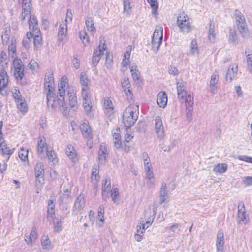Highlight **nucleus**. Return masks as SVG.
<instances>
[{
	"label": "nucleus",
	"instance_id": "nucleus-50",
	"mask_svg": "<svg viewBox=\"0 0 252 252\" xmlns=\"http://www.w3.org/2000/svg\"><path fill=\"white\" fill-rule=\"evenodd\" d=\"M0 150L4 154L11 155L13 152V150L8 148L6 144L4 142L0 144Z\"/></svg>",
	"mask_w": 252,
	"mask_h": 252
},
{
	"label": "nucleus",
	"instance_id": "nucleus-1",
	"mask_svg": "<svg viewBox=\"0 0 252 252\" xmlns=\"http://www.w3.org/2000/svg\"><path fill=\"white\" fill-rule=\"evenodd\" d=\"M67 92L66 96L69 102L70 107L75 111L77 108V97L76 93L72 88L69 87L68 79L65 76L61 77L60 82L58 85V94L59 98H61L62 103L60 106H58L63 115L69 114V109L64 102L66 93Z\"/></svg>",
	"mask_w": 252,
	"mask_h": 252
},
{
	"label": "nucleus",
	"instance_id": "nucleus-8",
	"mask_svg": "<svg viewBox=\"0 0 252 252\" xmlns=\"http://www.w3.org/2000/svg\"><path fill=\"white\" fill-rule=\"evenodd\" d=\"M104 37L101 36L99 38L100 44L98 49H94L92 57L93 65L96 66L100 61L101 56L104 54V51L106 49L107 46L105 44Z\"/></svg>",
	"mask_w": 252,
	"mask_h": 252
},
{
	"label": "nucleus",
	"instance_id": "nucleus-55",
	"mask_svg": "<svg viewBox=\"0 0 252 252\" xmlns=\"http://www.w3.org/2000/svg\"><path fill=\"white\" fill-rule=\"evenodd\" d=\"M122 87L124 90L130 88V84L127 77H124L121 80Z\"/></svg>",
	"mask_w": 252,
	"mask_h": 252
},
{
	"label": "nucleus",
	"instance_id": "nucleus-35",
	"mask_svg": "<svg viewBox=\"0 0 252 252\" xmlns=\"http://www.w3.org/2000/svg\"><path fill=\"white\" fill-rule=\"evenodd\" d=\"M47 218L53 219L55 214V204L53 200H49L48 204Z\"/></svg>",
	"mask_w": 252,
	"mask_h": 252
},
{
	"label": "nucleus",
	"instance_id": "nucleus-7",
	"mask_svg": "<svg viewBox=\"0 0 252 252\" xmlns=\"http://www.w3.org/2000/svg\"><path fill=\"white\" fill-rule=\"evenodd\" d=\"M12 69L16 80L22 83L24 77L25 66L21 59L16 58L13 60Z\"/></svg>",
	"mask_w": 252,
	"mask_h": 252
},
{
	"label": "nucleus",
	"instance_id": "nucleus-43",
	"mask_svg": "<svg viewBox=\"0 0 252 252\" xmlns=\"http://www.w3.org/2000/svg\"><path fill=\"white\" fill-rule=\"evenodd\" d=\"M104 207L103 205H100L98 208L97 218L99 220L101 224H99L100 226H102L104 221Z\"/></svg>",
	"mask_w": 252,
	"mask_h": 252
},
{
	"label": "nucleus",
	"instance_id": "nucleus-12",
	"mask_svg": "<svg viewBox=\"0 0 252 252\" xmlns=\"http://www.w3.org/2000/svg\"><path fill=\"white\" fill-rule=\"evenodd\" d=\"M85 205L84 196L83 194H80L75 200L74 202L73 213L77 214L81 210H82Z\"/></svg>",
	"mask_w": 252,
	"mask_h": 252
},
{
	"label": "nucleus",
	"instance_id": "nucleus-2",
	"mask_svg": "<svg viewBox=\"0 0 252 252\" xmlns=\"http://www.w3.org/2000/svg\"><path fill=\"white\" fill-rule=\"evenodd\" d=\"M44 88V93L46 95L48 107L54 109L60 106L62 103L61 98H59L58 95H56L54 93L55 84L53 76L52 73L50 72L45 75Z\"/></svg>",
	"mask_w": 252,
	"mask_h": 252
},
{
	"label": "nucleus",
	"instance_id": "nucleus-40",
	"mask_svg": "<svg viewBox=\"0 0 252 252\" xmlns=\"http://www.w3.org/2000/svg\"><path fill=\"white\" fill-rule=\"evenodd\" d=\"M65 153L70 159H73L76 156V153L74 147L71 145H68L65 149Z\"/></svg>",
	"mask_w": 252,
	"mask_h": 252
},
{
	"label": "nucleus",
	"instance_id": "nucleus-63",
	"mask_svg": "<svg viewBox=\"0 0 252 252\" xmlns=\"http://www.w3.org/2000/svg\"><path fill=\"white\" fill-rule=\"evenodd\" d=\"M62 230L61 221L58 220V221L54 223V231L56 232H59Z\"/></svg>",
	"mask_w": 252,
	"mask_h": 252
},
{
	"label": "nucleus",
	"instance_id": "nucleus-14",
	"mask_svg": "<svg viewBox=\"0 0 252 252\" xmlns=\"http://www.w3.org/2000/svg\"><path fill=\"white\" fill-rule=\"evenodd\" d=\"M37 238L36 229L33 227L30 233H26L24 236V240L28 246H32L33 241Z\"/></svg>",
	"mask_w": 252,
	"mask_h": 252
},
{
	"label": "nucleus",
	"instance_id": "nucleus-27",
	"mask_svg": "<svg viewBox=\"0 0 252 252\" xmlns=\"http://www.w3.org/2000/svg\"><path fill=\"white\" fill-rule=\"evenodd\" d=\"M67 32V24H61L58 31V39L59 41H63L65 38Z\"/></svg>",
	"mask_w": 252,
	"mask_h": 252
},
{
	"label": "nucleus",
	"instance_id": "nucleus-46",
	"mask_svg": "<svg viewBox=\"0 0 252 252\" xmlns=\"http://www.w3.org/2000/svg\"><path fill=\"white\" fill-rule=\"evenodd\" d=\"M80 82L82 88H88L89 80L84 73H81L80 76Z\"/></svg>",
	"mask_w": 252,
	"mask_h": 252
},
{
	"label": "nucleus",
	"instance_id": "nucleus-31",
	"mask_svg": "<svg viewBox=\"0 0 252 252\" xmlns=\"http://www.w3.org/2000/svg\"><path fill=\"white\" fill-rule=\"evenodd\" d=\"M70 190L71 188L66 189L64 191L63 193V194L60 196L58 200V203L59 205L67 203L69 198Z\"/></svg>",
	"mask_w": 252,
	"mask_h": 252
},
{
	"label": "nucleus",
	"instance_id": "nucleus-15",
	"mask_svg": "<svg viewBox=\"0 0 252 252\" xmlns=\"http://www.w3.org/2000/svg\"><path fill=\"white\" fill-rule=\"evenodd\" d=\"M224 234L221 231H219L217 235L216 249L217 252H223L224 249Z\"/></svg>",
	"mask_w": 252,
	"mask_h": 252
},
{
	"label": "nucleus",
	"instance_id": "nucleus-64",
	"mask_svg": "<svg viewBox=\"0 0 252 252\" xmlns=\"http://www.w3.org/2000/svg\"><path fill=\"white\" fill-rule=\"evenodd\" d=\"M88 90V88H82V96L84 101H86L87 100H89L88 98L89 93Z\"/></svg>",
	"mask_w": 252,
	"mask_h": 252
},
{
	"label": "nucleus",
	"instance_id": "nucleus-16",
	"mask_svg": "<svg viewBox=\"0 0 252 252\" xmlns=\"http://www.w3.org/2000/svg\"><path fill=\"white\" fill-rule=\"evenodd\" d=\"M29 28L33 33L40 34V31L38 26L37 20L34 15H30L29 20Z\"/></svg>",
	"mask_w": 252,
	"mask_h": 252
},
{
	"label": "nucleus",
	"instance_id": "nucleus-59",
	"mask_svg": "<svg viewBox=\"0 0 252 252\" xmlns=\"http://www.w3.org/2000/svg\"><path fill=\"white\" fill-rule=\"evenodd\" d=\"M238 159L241 161L252 163V157L250 156L246 155H240L238 156Z\"/></svg>",
	"mask_w": 252,
	"mask_h": 252
},
{
	"label": "nucleus",
	"instance_id": "nucleus-19",
	"mask_svg": "<svg viewBox=\"0 0 252 252\" xmlns=\"http://www.w3.org/2000/svg\"><path fill=\"white\" fill-rule=\"evenodd\" d=\"M157 102L160 107H165L167 103V95L165 92L161 91L158 94Z\"/></svg>",
	"mask_w": 252,
	"mask_h": 252
},
{
	"label": "nucleus",
	"instance_id": "nucleus-5",
	"mask_svg": "<svg viewBox=\"0 0 252 252\" xmlns=\"http://www.w3.org/2000/svg\"><path fill=\"white\" fill-rule=\"evenodd\" d=\"M177 24L179 28L180 32L187 33L192 30L191 23L187 14L182 12L177 17Z\"/></svg>",
	"mask_w": 252,
	"mask_h": 252
},
{
	"label": "nucleus",
	"instance_id": "nucleus-25",
	"mask_svg": "<svg viewBox=\"0 0 252 252\" xmlns=\"http://www.w3.org/2000/svg\"><path fill=\"white\" fill-rule=\"evenodd\" d=\"M145 225V224L140 223L137 226V232L134 235V238L138 242L143 239L142 235L146 229Z\"/></svg>",
	"mask_w": 252,
	"mask_h": 252
},
{
	"label": "nucleus",
	"instance_id": "nucleus-45",
	"mask_svg": "<svg viewBox=\"0 0 252 252\" xmlns=\"http://www.w3.org/2000/svg\"><path fill=\"white\" fill-rule=\"evenodd\" d=\"M186 107L192 108L194 103V99L192 95L189 93L185 96Z\"/></svg>",
	"mask_w": 252,
	"mask_h": 252
},
{
	"label": "nucleus",
	"instance_id": "nucleus-62",
	"mask_svg": "<svg viewBox=\"0 0 252 252\" xmlns=\"http://www.w3.org/2000/svg\"><path fill=\"white\" fill-rule=\"evenodd\" d=\"M242 182L246 186L252 185V176H247L244 177L242 180Z\"/></svg>",
	"mask_w": 252,
	"mask_h": 252
},
{
	"label": "nucleus",
	"instance_id": "nucleus-42",
	"mask_svg": "<svg viewBox=\"0 0 252 252\" xmlns=\"http://www.w3.org/2000/svg\"><path fill=\"white\" fill-rule=\"evenodd\" d=\"M79 36L80 39L82 40L83 44L85 46L88 45L89 43V39L85 31L82 30L80 31L79 32Z\"/></svg>",
	"mask_w": 252,
	"mask_h": 252
},
{
	"label": "nucleus",
	"instance_id": "nucleus-58",
	"mask_svg": "<svg viewBox=\"0 0 252 252\" xmlns=\"http://www.w3.org/2000/svg\"><path fill=\"white\" fill-rule=\"evenodd\" d=\"M47 156L51 162H55L56 160V155L54 151H47Z\"/></svg>",
	"mask_w": 252,
	"mask_h": 252
},
{
	"label": "nucleus",
	"instance_id": "nucleus-38",
	"mask_svg": "<svg viewBox=\"0 0 252 252\" xmlns=\"http://www.w3.org/2000/svg\"><path fill=\"white\" fill-rule=\"evenodd\" d=\"M45 139L41 138L38 142L37 152L39 154L42 153L45 150L47 149V144L45 141Z\"/></svg>",
	"mask_w": 252,
	"mask_h": 252
},
{
	"label": "nucleus",
	"instance_id": "nucleus-49",
	"mask_svg": "<svg viewBox=\"0 0 252 252\" xmlns=\"http://www.w3.org/2000/svg\"><path fill=\"white\" fill-rule=\"evenodd\" d=\"M114 143L116 148L119 149L122 147V141L121 136L119 133L115 132L113 135Z\"/></svg>",
	"mask_w": 252,
	"mask_h": 252
},
{
	"label": "nucleus",
	"instance_id": "nucleus-41",
	"mask_svg": "<svg viewBox=\"0 0 252 252\" xmlns=\"http://www.w3.org/2000/svg\"><path fill=\"white\" fill-rule=\"evenodd\" d=\"M18 109L22 113H25L27 110V104L25 100L22 98L21 100H17L16 102Z\"/></svg>",
	"mask_w": 252,
	"mask_h": 252
},
{
	"label": "nucleus",
	"instance_id": "nucleus-22",
	"mask_svg": "<svg viewBox=\"0 0 252 252\" xmlns=\"http://www.w3.org/2000/svg\"><path fill=\"white\" fill-rule=\"evenodd\" d=\"M176 86L178 97L183 99L187 94L185 84L183 81L177 82Z\"/></svg>",
	"mask_w": 252,
	"mask_h": 252
},
{
	"label": "nucleus",
	"instance_id": "nucleus-10",
	"mask_svg": "<svg viewBox=\"0 0 252 252\" xmlns=\"http://www.w3.org/2000/svg\"><path fill=\"white\" fill-rule=\"evenodd\" d=\"M155 129L158 138L160 140L162 139L165 136V134L162 121L159 116H157L155 118Z\"/></svg>",
	"mask_w": 252,
	"mask_h": 252
},
{
	"label": "nucleus",
	"instance_id": "nucleus-17",
	"mask_svg": "<svg viewBox=\"0 0 252 252\" xmlns=\"http://www.w3.org/2000/svg\"><path fill=\"white\" fill-rule=\"evenodd\" d=\"M107 154V150L105 144L104 143L101 144L99 147L98 157L100 163L103 164L105 162Z\"/></svg>",
	"mask_w": 252,
	"mask_h": 252
},
{
	"label": "nucleus",
	"instance_id": "nucleus-4",
	"mask_svg": "<svg viewBox=\"0 0 252 252\" xmlns=\"http://www.w3.org/2000/svg\"><path fill=\"white\" fill-rule=\"evenodd\" d=\"M234 15L237 29L241 36L244 38H249L250 33L243 14L239 10H235Z\"/></svg>",
	"mask_w": 252,
	"mask_h": 252
},
{
	"label": "nucleus",
	"instance_id": "nucleus-11",
	"mask_svg": "<svg viewBox=\"0 0 252 252\" xmlns=\"http://www.w3.org/2000/svg\"><path fill=\"white\" fill-rule=\"evenodd\" d=\"M20 3H22V12L21 16V20L23 22L24 21L26 17L28 16L31 13V0H18Z\"/></svg>",
	"mask_w": 252,
	"mask_h": 252
},
{
	"label": "nucleus",
	"instance_id": "nucleus-57",
	"mask_svg": "<svg viewBox=\"0 0 252 252\" xmlns=\"http://www.w3.org/2000/svg\"><path fill=\"white\" fill-rule=\"evenodd\" d=\"M111 195L112 200L116 202L119 200V191L117 188L114 189L113 191L111 190Z\"/></svg>",
	"mask_w": 252,
	"mask_h": 252
},
{
	"label": "nucleus",
	"instance_id": "nucleus-52",
	"mask_svg": "<svg viewBox=\"0 0 252 252\" xmlns=\"http://www.w3.org/2000/svg\"><path fill=\"white\" fill-rule=\"evenodd\" d=\"M247 68L252 73V53L246 54Z\"/></svg>",
	"mask_w": 252,
	"mask_h": 252
},
{
	"label": "nucleus",
	"instance_id": "nucleus-3",
	"mask_svg": "<svg viewBox=\"0 0 252 252\" xmlns=\"http://www.w3.org/2000/svg\"><path fill=\"white\" fill-rule=\"evenodd\" d=\"M138 106L131 104L126 108L123 114V122L126 129L131 127L137 121L138 116Z\"/></svg>",
	"mask_w": 252,
	"mask_h": 252
},
{
	"label": "nucleus",
	"instance_id": "nucleus-37",
	"mask_svg": "<svg viewBox=\"0 0 252 252\" xmlns=\"http://www.w3.org/2000/svg\"><path fill=\"white\" fill-rule=\"evenodd\" d=\"M147 2L150 5L152 9V14L155 16L158 15V3L157 0H147Z\"/></svg>",
	"mask_w": 252,
	"mask_h": 252
},
{
	"label": "nucleus",
	"instance_id": "nucleus-13",
	"mask_svg": "<svg viewBox=\"0 0 252 252\" xmlns=\"http://www.w3.org/2000/svg\"><path fill=\"white\" fill-rule=\"evenodd\" d=\"M219 81V74L215 71L212 74L209 83V91L212 94H214L218 89L217 84Z\"/></svg>",
	"mask_w": 252,
	"mask_h": 252
},
{
	"label": "nucleus",
	"instance_id": "nucleus-26",
	"mask_svg": "<svg viewBox=\"0 0 252 252\" xmlns=\"http://www.w3.org/2000/svg\"><path fill=\"white\" fill-rule=\"evenodd\" d=\"M152 209L153 210L152 212H151V209L150 208L146 210L144 212L145 216L147 214H150V216L148 217L146 221V224L147 225V228H148L152 224L157 210V208L154 206L152 207Z\"/></svg>",
	"mask_w": 252,
	"mask_h": 252
},
{
	"label": "nucleus",
	"instance_id": "nucleus-33",
	"mask_svg": "<svg viewBox=\"0 0 252 252\" xmlns=\"http://www.w3.org/2000/svg\"><path fill=\"white\" fill-rule=\"evenodd\" d=\"M229 42L235 45L238 43V36L235 30L230 29L229 31Z\"/></svg>",
	"mask_w": 252,
	"mask_h": 252
},
{
	"label": "nucleus",
	"instance_id": "nucleus-60",
	"mask_svg": "<svg viewBox=\"0 0 252 252\" xmlns=\"http://www.w3.org/2000/svg\"><path fill=\"white\" fill-rule=\"evenodd\" d=\"M123 6L124 12H129L131 9L130 3L128 0H124L123 1Z\"/></svg>",
	"mask_w": 252,
	"mask_h": 252
},
{
	"label": "nucleus",
	"instance_id": "nucleus-6",
	"mask_svg": "<svg viewBox=\"0 0 252 252\" xmlns=\"http://www.w3.org/2000/svg\"><path fill=\"white\" fill-rule=\"evenodd\" d=\"M162 27L160 25H157L155 29L152 39V48L156 53L159 50L162 42Z\"/></svg>",
	"mask_w": 252,
	"mask_h": 252
},
{
	"label": "nucleus",
	"instance_id": "nucleus-56",
	"mask_svg": "<svg viewBox=\"0 0 252 252\" xmlns=\"http://www.w3.org/2000/svg\"><path fill=\"white\" fill-rule=\"evenodd\" d=\"M40 34L35 33L34 36V44L35 46L38 47L42 44V38L39 35Z\"/></svg>",
	"mask_w": 252,
	"mask_h": 252
},
{
	"label": "nucleus",
	"instance_id": "nucleus-44",
	"mask_svg": "<svg viewBox=\"0 0 252 252\" xmlns=\"http://www.w3.org/2000/svg\"><path fill=\"white\" fill-rule=\"evenodd\" d=\"M104 106L107 113H112L113 111V107L112 101L109 98L104 100Z\"/></svg>",
	"mask_w": 252,
	"mask_h": 252
},
{
	"label": "nucleus",
	"instance_id": "nucleus-34",
	"mask_svg": "<svg viewBox=\"0 0 252 252\" xmlns=\"http://www.w3.org/2000/svg\"><path fill=\"white\" fill-rule=\"evenodd\" d=\"M85 24L88 31H90L92 34H94L96 30L92 19L87 17L85 21Z\"/></svg>",
	"mask_w": 252,
	"mask_h": 252
},
{
	"label": "nucleus",
	"instance_id": "nucleus-20",
	"mask_svg": "<svg viewBox=\"0 0 252 252\" xmlns=\"http://www.w3.org/2000/svg\"><path fill=\"white\" fill-rule=\"evenodd\" d=\"M168 199V191L167 190L166 184L165 182H162L159 191V201L160 203L162 204Z\"/></svg>",
	"mask_w": 252,
	"mask_h": 252
},
{
	"label": "nucleus",
	"instance_id": "nucleus-48",
	"mask_svg": "<svg viewBox=\"0 0 252 252\" xmlns=\"http://www.w3.org/2000/svg\"><path fill=\"white\" fill-rule=\"evenodd\" d=\"M199 53V49L198 47L196 40L194 39L191 41L190 45V54L192 55L198 54Z\"/></svg>",
	"mask_w": 252,
	"mask_h": 252
},
{
	"label": "nucleus",
	"instance_id": "nucleus-28",
	"mask_svg": "<svg viewBox=\"0 0 252 252\" xmlns=\"http://www.w3.org/2000/svg\"><path fill=\"white\" fill-rule=\"evenodd\" d=\"M215 37L214 22L213 20H211L209 23L208 38L210 42H214L215 40Z\"/></svg>",
	"mask_w": 252,
	"mask_h": 252
},
{
	"label": "nucleus",
	"instance_id": "nucleus-23",
	"mask_svg": "<svg viewBox=\"0 0 252 252\" xmlns=\"http://www.w3.org/2000/svg\"><path fill=\"white\" fill-rule=\"evenodd\" d=\"M238 67L237 65L234 64L230 65L227 70L226 80L231 82L233 78H234L237 73Z\"/></svg>",
	"mask_w": 252,
	"mask_h": 252
},
{
	"label": "nucleus",
	"instance_id": "nucleus-9",
	"mask_svg": "<svg viewBox=\"0 0 252 252\" xmlns=\"http://www.w3.org/2000/svg\"><path fill=\"white\" fill-rule=\"evenodd\" d=\"M35 175L36 186H42L44 181V169L42 162L37 163L35 167Z\"/></svg>",
	"mask_w": 252,
	"mask_h": 252
},
{
	"label": "nucleus",
	"instance_id": "nucleus-47",
	"mask_svg": "<svg viewBox=\"0 0 252 252\" xmlns=\"http://www.w3.org/2000/svg\"><path fill=\"white\" fill-rule=\"evenodd\" d=\"M28 150L24 148H21L18 153V155L20 159L23 161H28Z\"/></svg>",
	"mask_w": 252,
	"mask_h": 252
},
{
	"label": "nucleus",
	"instance_id": "nucleus-61",
	"mask_svg": "<svg viewBox=\"0 0 252 252\" xmlns=\"http://www.w3.org/2000/svg\"><path fill=\"white\" fill-rule=\"evenodd\" d=\"M72 16L73 14L72 13L71 10L70 9H68L67 10L66 14V18L65 20V23L69 22H71L72 20Z\"/></svg>",
	"mask_w": 252,
	"mask_h": 252
},
{
	"label": "nucleus",
	"instance_id": "nucleus-51",
	"mask_svg": "<svg viewBox=\"0 0 252 252\" xmlns=\"http://www.w3.org/2000/svg\"><path fill=\"white\" fill-rule=\"evenodd\" d=\"M98 171L97 166H94L92 168L91 179L93 182H96L99 179Z\"/></svg>",
	"mask_w": 252,
	"mask_h": 252
},
{
	"label": "nucleus",
	"instance_id": "nucleus-36",
	"mask_svg": "<svg viewBox=\"0 0 252 252\" xmlns=\"http://www.w3.org/2000/svg\"><path fill=\"white\" fill-rule=\"evenodd\" d=\"M83 106L86 114L90 117H93V113L92 111V105L90 100H87L86 101H84Z\"/></svg>",
	"mask_w": 252,
	"mask_h": 252
},
{
	"label": "nucleus",
	"instance_id": "nucleus-30",
	"mask_svg": "<svg viewBox=\"0 0 252 252\" xmlns=\"http://www.w3.org/2000/svg\"><path fill=\"white\" fill-rule=\"evenodd\" d=\"M228 168V166L226 163H218L215 165L213 168V171L216 173L222 174L225 173Z\"/></svg>",
	"mask_w": 252,
	"mask_h": 252
},
{
	"label": "nucleus",
	"instance_id": "nucleus-24",
	"mask_svg": "<svg viewBox=\"0 0 252 252\" xmlns=\"http://www.w3.org/2000/svg\"><path fill=\"white\" fill-rule=\"evenodd\" d=\"M238 218L239 219L238 222L240 223L241 221L244 224H246L248 220L246 219V214L244 209V204L243 203L242 206L238 205Z\"/></svg>",
	"mask_w": 252,
	"mask_h": 252
},
{
	"label": "nucleus",
	"instance_id": "nucleus-54",
	"mask_svg": "<svg viewBox=\"0 0 252 252\" xmlns=\"http://www.w3.org/2000/svg\"><path fill=\"white\" fill-rule=\"evenodd\" d=\"M113 64L112 56L109 53L106 54L105 65L108 69H110Z\"/></svg>",
	"mask_w": 252,
	"mask_h": 252
},
{
	"label": "nucleus",
	"instance_id": "nucleus-53",
	"mask_svg": "<svg viewBox=\"0 0 252 252\" xmlns=\"http://www.w3.org/2000/svg\"><path fill=\"white\" fill-rule=\"evenodd\" d=\"M11 92L16 102H17V100H21L23 98L19 90L15 87L12 89Z\"/></svg>",
	"mask_w": 252,
	"mask_h": 252
},
{
	"label": "nucleus",
	"instance_id": "nucleus-29",
	"mask_svg": "<svg viewBox=\"0 0 252 252\" xmlns=\"http://www.w3.org/2000/svg\"><path fill=\"white\" fill-rule=\"evenodd\" d=\"M151 168L145 169L146 173V179L147 180V184L149 187H152L154 185L155 180L154 178V174L151 170Z\"/></svg>",
	"mask_w": 252,
	"mask_h": 252
},
{
	"label": "nucleus",
	"instance_id": "nucleus-18",
	"mask_svg": "<svg viewBox=\"0 0 252 252\" xmlns=\"http://www.w3.org/2000/svg\"><path fill=\"white\" fill-rule=\"evenodd\" d=\"M8 83V75L4 69H1L0 72V93L4 94L2 90Z\"/></svg>",
	"mask_w": 252,
	"mask_h": 252
},
{
	"label": "nucleus",
	"instance_id": "nucleus-32",
	"mask_svg": "<svg viewBox=\"0 0 252 252\" xmlns=\"http://www.w3.org/2000/svg\"><path fill=\"white\" fill-rule=\"evenodd\" d=\"M42 248L44 250H49L52 248L51 241L47 235H43L41 239Z\"/></svg>",
	"mask_w": 252,
	"mask_h": 252
},
{
	"label": "nucleus",
	"instance_id": "nucleus-39",
	"mask_svg": "<svg viewBox=\"0 0 252 252\" xmlns=\"http://www.w3.org/2000/svg\"><path fill=\"white\" fill-rule=\"evenodd\" d=\"M110 189V183H108L107 188L105 187V186H102V196L104 200H106L109 198L110 195L111 194Z\"/></svg>",
	"mask_w": 252,
	"mask_h": 252
},
{
	"label": "nucleus",
	"instance_id": "nucleus-21",
	"mask_svg": "<svg viewBox=\"0 0 252 252\" xmlns=\"http://www.w3.org/2000/svg\"><path fill=\"white\" fill-rule=\"evenodd\" d=\"M80 128L83 136L88 140H91L92 138V135L88 122H83Z\"/></svg>",
	"mask_w": 252,
	"mask_h": 252
}]
</instances>
